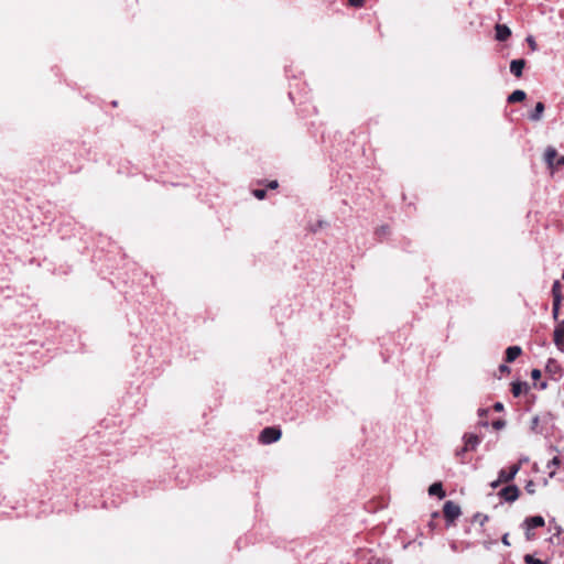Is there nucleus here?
Returning a JSON list of instances; mask_svg holds the SVG:
<instances>
[{
  "label": "nucleus",
  "mask_w": 564,
  "mask_h": 564,
  "mask_svg": "<svg viewBox=\"0 0 564 564\" xmlns=\"http://www.w3.org/2000/svg\"><path fill=\"white\" fill-rule=\"evenodd\" d=\"M540 390H544L547 387V383L545 381L541 382L539 386H536Z\"/></svg>",
  "instance_id": "39"
},
{
  "label": "nucleus",
  "mask_w": 564,
  "mask_h": 564,
  "mask_svg": "<svg viewBox=\"0 0 564 564\" xmlns=\"http://www.w3.org/2000/svg\"><path fill=\"white\" fill-rule=\"evenodd\" d=\"M525 490L528 494L533 495L535 492V485L532 480H529L525 485Z\"/></svg>",
  "instance_id": "25"
},
{
  "label": "nucleus",
  "mask_w": 564,
  "mask_h": 564,
  "mask_svg": "<svg viewBox=\"0 0 564 564\" xmlns=\"http://www.w3.org/2000/svg\"><path fill=\"white\" fill-rule=\"evenodd\" d=\"M494 409H495V411H498V412L502 411L503 410V404L501 402H496L494 404Z\"/></svg>",
  "instance_id": "34"
},
{
  "label": "nucleus",
  "mask_w": 564,
  "mask_h": 564,
  "mask_svg": "<svg viewBox=\"0 0 564 564\" xmlns=\"http://www.w3.org/2000/svg\"><path fill=\"white\" fill-rule=\"evenodd\" d=\"M556 156H557L556 149H554L553 147H547L544 152V161L549 167H551V169L554 167V164H555L554 160L556 159Z\"/></svg>",
  "instance_id": "13"
},
{
  "label": "nucleus",
  "mask_w": 564,
  "mask_h": 564,
  "mask_svg": "<svg viewBox=\"0 0 564 564\" xmlns=\"http://www.w3.org/2000/svg\"><path fill=\"white\" fill-rule=\"evenodd\" d=\"M544 525H545V520L542 516L527 517L521 524V527L523 529H530V530H533L536 528H542Z\"/></svg>",
  "instance_id": "7"
},
{
  "label": "nucleus",
  "mask_w": 564,
  "mask_h": 564,
  "mask_svg": "<svg viewBox=\"0 0 564 564\" xmlns=\"http://www.w3.org/2000/svg\"><path fill=\"white\" fill-rule=\"evenodd\" d=\"M505 482V480H500V474L498 473V479L494 480L491 484H490V487L491 488H497L500 486V484Z\"/></svg>",
  "instance_id": "30"
},
{
  "label": "nucleus",
  "mask_w": 564,
  "mask_h": 564,
  "mask_svg": "<svg viewBox=\"0 0 564 564\" xmlns=\"http://www.w3.org/2000/svg\"><path fill=\"white\" fill-rule=\"evenodd\" d=\"M541 376H542V373H541V370H540V369H533V370L531 371V378H532L533 380H538V379H540V378H541Z\"/></svg>",
  "instance_id": "28"
},
{
  "label": "nucleus",
  "mask_w": 564,
  "mask_h": 564,
  "mask_svg": "<svg viewBox=\"0 0 564 564\" xmlns=\"http://www.w3.org/2000/svg\"><path fill=\"white\" fill-rule=\"evenodd\" d=\"M279 186L278 181H271L268 185L269 188L274 189Z\"/></svg>",
  "instance_id": "36"
},
{
  "label": "nucleus",
  "mask_w": 564,
  "mask_h": 564,
  "mask_svg": "<svg viewBox=\"0 0 564 564\" xmlns=\"http://www.w3.org/2000/svg\"><path fill=\"white\" fill-rule=\"evenodd\" d=\"M366 0H348V3L355 8L364 7Z\"/></svg>",
  "instance_id": "27"
},
{
  "label": "nucleus",
  "mask_w": 564,
  "mask_h": 564,
  "mask_svg": "<svg viewBox=\"0 0 564 564\" xmlns=\"http://www.w3.org/2000/svg\"><path fill=\"white\" fill-rule=\"evenodd\" d=\"M465 449L475 451L480 444V438L476 434H465L463 436Z\"/></svg>",
  "instance_id": "11"
},
{
  "label": "nucleus",
  "mask_w": 564,
  "mask_h": 564,
  "mask_svg": "<svg viewBox=\"0 0 564 564\" xmlns=\"http://www.w3.org/2000/svg\"><path fill=\"white\" fill-rule=\"evenodd\" d=\"M443 513L447 525H449L455 522V520L460 516L462 511L457 503L448 500L444 503Z\"/></svg>",
  "instance_id": "2"
},
{
  "label": "nucleus",
  "mask_w": 564,
  "mask_h": 564,
  "mask_svg": "<svg viewBox=\"0 0 564 564\" xmlns=\"http://www.w3.org/2000/svg\"><path fill=\"white\" fill-rule=\"evenodd\" d=\"M474 520H475V521H479L480 525H484V524H485V522H487V521L489 520V517H488V516H486V514H481V513H479V512H478V513H476V514L474 516Z\"/></svg>",
  "instance_id": "22"
},
{
  "label": "nucleus",
  "mask_w": 564,
  "mask_h": 564,
  "mask_svg": "<svg viewBox=\"0 0 564 564\" xmlns=\"http://www.w3.org/2000/svg\"><path fill=\"white\" fill-rule=\"evenodd\" d=\"M520 468H521V463L510 466L509 470L500 469L499 470L500 480H505V482H509V481L513 480L514 477L517 476V474L519 473Z\"/></svg>",
  "instance_id": "8"
},
{
  "label": "nucleus",
  "mask_w": 564,
  "mask_h": 564,
  "mask_svg": "<svg viewBox=\"0 0 564 564\" xmlns=\"http://www.w3.org/2000/svg\"><path fill=\"white\" fill-rule=\"evenodd\" d=\"M524 562H525V564H545L544 561H542L540 558H536V557H534L531 554H525L524 555Z\"/></svg>",
  "instance_id": "21"
},
{
  "label": "nucleus",
  "mask_w": 564,
  "mask_h": 564,
  "mask_svg": "<svg viewBox=\"0 0 564 564\" xmlns=\"http://www.w3.org/2000/svg\"><path fill=\"white\" fill-rule=\"evenodd\" d=\"M551 422V414L547 413L542 417L535 415L531 420L530 430L535 434H544L546 431V425Z\"/></svg>",
  "instance_id": "3"
},
{
  "label": "nucleus",
  "mask_w": 564,
  "mask_h": 564,
  "mask_svg": "<svg viewBox=\"0 0 564 564\" xmlns=\"http://www.w3.org/2000/svg\"><path fill=\"white\" fill-rule=\"evenodd\" d=\"M486 413H487V410H485V409H479V410H478V414H479V416H482V415H485Z\"/></svg>",
  "instance_id": "40"
},
{
  "label": "nucleus",
  "mask_w": 564,
  "mask_h": 564,
  "mask_svg": "<svg viewBox=\"0 0 564 564\" xmlns=\"http://www.w3.org/2000/svg\"><path fill=\"white\" fill-rule=\"evenodd\" d=\"M505 426H506V421H503V420H496V421L492 422V427L495 430H501Z\"/></svg>",
  "instance_id": "24"
},
{
  "label": "nucleus",
  "mask_w": 564,
  "mask_h": 564,
  "mask_svg": "<svg viewBox=\"0 0 564 564\" xmlns=\"http://www.w3.org/2000/svg\"><path fill=\"white\" fill-rule=\"evenodd\" d=\"M324 225H325V223H324V221H322V220H319V221L317 223V226H316L315 228H313L312 230L315 232V231L317 230V228H322Z\"/></svg>",
  "instance_id": "38"
},
{
  "label": "nucleus",
  "mask_w": 564,
  "mask_h": 564,
  "mask_svg": "<svg viewBox=\"0 0 564 564\" xmlns=\"http://www.w3.org/2000/svg\"><path fill=\"white\" fill-rule=\"evenodd\" d=\"M528 42L530 43V46L534 50L535 48V41L532 39V36L528 37Z\"/></svg>",
  "instance_id": "37"
},
{
  "label": "nucleus",
  "mask_w": 564,
  "mask_h": 564,
  "mask_svg": "<svg viewBox=\"0 0 564 564\" xmlns=\"http://www.w3.org/2000/svg\"><path fill=\"white\" fill-rule=\"evenodd\" d=\"M252 193H253L254 197H257L258 199H263L267 195V191L262 189V188L253 189Z\"/></svg>",
  "instance_id": "23"
},
{
  "label": "nucleus",
  "mask_w": 564,
  "mask_h": 564,
  "mask_svg": "<svg viewBox=\"0 0 564 564\" xmlns=\"http://www.w3.org/2000/svg\"><path fill=\"white\" fill-rule=\"evenodd\" d=\"M501 542H502L505 545H507V546H509V545H510V541H509V533H505V534L502 535V538H501Z\"/></svg>",
  "instance_id": "32"
},
{
  "label": "nucleus",
  "mask_w": 564,
  "mask_h": 564,
  "mask_svg": "<svg viewBox=\"0 0 564 564\" xmlns=\"http://www.w3.org/2000/svg\"><path fill=\"white\" fill-rule=\"evenodd\" d=\"M498 496L507 501V502H514L519 496H520V489L516 485H508L503 487L499 492Z\"/></svg>",
  "instance_id": "4"
},
{
  "label": "nucleus",
  "mask_w": 564,
  "mask_h": 564,
  "mask_svg": "<svg viewBox=\"0 0 564 564\" xmlns=\"http://www.w3.org/2000/svg\"><path fill=\"white\" fill-rule=\"evenodd\" d=\"M525 531V539L528 541H533L535 539V534L530 529H524Z\"/></svg>",
  "instance_id": "29"
},
{
  "label": "nucleus",
  "mask_w": 564,
  "mask_h": 564,
  "mask_svg": "<svg viewBox=\"0 0 564 564\" xmlns=\"http://www.w3.org/2000/svg\"><path fill=\"white\" fill-rule=\"evenodd\" d=\"M467 452H469V449H465V445H464L462 448L457 449L455 454L457 457H463V455Z\"/></svg>",
  "instance_id": "31"
},
{
  "label": "nucleus",
  "mask_w": 564,
  "mask_h": 564,
  "mask_svg": "<svg viewBox=\"0 0 564 564\" xmlns=\"http://www.w3.org/2000/svg\"><path fill=\"white\" fill-rule=\"evenodd\" d=\"M561 304H562V302H558V300L553 301V303H552V316L555 321H557V318H558Z\"/></svg>",
  "instance_id": "20"
},
{
  "label": "nucleus",
  "mask_w": 564,
  "mask_h": 564,
  "mask_svg": "<svg viewBox=\"0 0 564 564\" xmlns=\"http://www.w3.org/2000/svg\"><path fill=\"white\" fill-rule=\"evenodd\" d=\"M500 372H510V368L507 365L499 366Z\"/></svg>",
  "instance_id": "35"
},
{
  "label": "nucleus",
  "mask_w": 564,
  "mask_h": 564,
  "mask_svg": "<svg viewBox=\"0 0 564 564\" xmlns=\"http://www.w3.org/2000/svg\"><path fill=\"white\" fill-rule=\"evenodd\" d=\"M553 341L558 350L564 352V319L558 322L553 332Z\"/></svg>",
  "instance_id": "6"
},
{
  "label": "nucleus",
  "mask_w": 564,
  "mask_h": 564,
  "mask_svg": "<svg viewBox=\"0 0 564 564\" xmlns=\"http://www.w3.org/2000/svg\"><path fill=\"white\" fill-rule=\"evenodd\" d=\"M544 109L545 107L543 102H536L534 109L529 113V119L532 121H539L542 118Z\"/></svg>",
  "instance_id": "15"
},
{
  "label": "nucleus",
  "mask_w": 564,
  "mask_h": 564,
  "mask_svg": "<svg viewBox=\"0 0 564 564\" xmlns=\"http://www.w3.org/2000/svg\"><path fill=\"white\" fill-rule=\"evenodd\" d=\"M282 432L279 427L268 426L264 427L259 435V441L262 444H272L281 438Z\"/></svg>",
  "instance_id": "1"
},
{
  "label": "nucleus",
  "mask_w": 564,
  "mask_h": 564,
  "mask_svg": "<svg viewBox=\"0 0 564 564\" xmlns=\"http://www.w3.org/2000/svg\"><path fill=\"white\" fill-rule=\"evenodd\" d=\"M525 59L524 58H517L512 59L510 63V72L513 76L517 78H520L522 76L523 68L525 67Z\"/></svg>",
  "instance_id": "10"
},
{
  "label": "nucleus",
  "mask_w": 564,
  "mask_h": 564,
  "mask_svg": "<svg viewBox=\"0 0 564 564\" xmlns=\"http://www.w3.org/2000/svg\"><path fill=\"white\" fill-rule=\"evenodd\" d=\"M561 464V458L558 456L553 457L547 464L546 468L550 470L549 476L553 477L555 475V468Z\"/></svg>",
  "instance_id": "19"
},
{
  "label": "nucleus",
  "mask_w": 564,
  "mask_h": 564,
  "mask_svg": "<svg viewBox=\"0 0 564 564\" xmlns=\"http://www.w3.org/2000/svg\"><path fill=\"white\" fill-rule=\"evenodd\" d=\"M525 97H527V94L523 90L517 89L508 96L507 101L509 104L520 102V101L524 100Z\"/></svg>",
  "instance_id": "17"
},
{
  "label": "nucleus",
  "mask_w": 564,
  "mask_h": 564,
  "mask_svg": "<svg viewBox=\"0 0 564 564\" xmlns=\"http://www.w3.org/2000/svg\"><path fill=\"white\" fill-rule=\"evenodd\" d=\"M554 166H557V167H558V166H564V155L560 156V158L556 160V162H555Z\"/></svg>",
  "instance_id": "33"
},
{
  "label": "nucleus",
  "mask_w": 564,
  "mask_h": 564,
  "mask_svg": "<svg viewBox=\"0 0 564 564\" xmlns=\"http://www.w3.org/2000/svg\"><path fill=\"white\" fill-rule=\"evenodd\" d=\"M429 495L437 496L440 499L444 498L446 494H445V490L443 489L442 482L437 481V482L432 484L429 487Z\"/></svg>",
  "instance_id": "14"
},
{
  "label": "nucleus",
  "mask_w": 564,
  "mask_h": 564,
  "mask_svg": "<svg viewBox=\"0 0 564 564\" xmlns=\"http://www.w3.org/2000/svg\"><path fill=\"white\" fill-rule=\"evenodd\" d=\"M551 293H552L553 301H556V300H558V302L563 301L562 284L558 280H555L553 282Z\"/></svg>",
  "instance_id": "18"
},
{
  "label": "nucleus",
  "mask_w": 564,
  "mask_h": 564,
  "mask_svg": "<svg viewBox=\"0 0 564 564\" xmlns=\"http://www.w3.org/2000/svg\"><path fill=\"white\" fill-rule=\"evenodd\" d=\"M387 234H389V227H388V226H381V227H380V228H378V229H377V231H376V235H377L378 237L384 236V235H387Z\"/></svg>",
  "instance_id": "26"
},
{
  "label": "nucleus",
  "mask_w": 564,
  "mask_h": 564,
  "mask_svg": "<svg viewBox=\"0 0 564 564\" xmlns=\"http://www.w3.org/2000/svg\"><path fill=\"white\" fill-rule=\"evenodd\" d=\"M545 371L549 373L551 379L558 381L564 373L562 366L553 358H550L545 366Z\"/></svg>",
  "instance_id": "5"
},
{
  "label": "nucleus",
  "mask_w": 564,
  "mask_h": 564,
  "mask_svg": "<svg viewBox=\"0 0 564 564\" xmlns=\"http://www.w3.org/2000/svg\"><path fill=\"white\" fill-rule=\"evenodd\" d=\"M495 37L499 42H506L511 36V30L507 24H496Z\"/></svg>",
  "instance_id": "9"
},
{
  "label": "nucleus",
  "mask_w": 564,
  "mask_h": 564,
  "mask_svg": "<svg viewBox=\"0 0 564 564\" xmlns=\"http://www.w3.org/2000/svg\"><path fill=\"white\" fill-rule=\"evenodd\" d=\"M529 389V386L527 382H522V381H514L512 382V388H511V392L512 394L518 398L521 395V393L523 391H527Z\"/></svg>",
  "instance_id": "16"
},
{
  "label": "nucleus",
  "mask_w": 564,
  "mask_h": 564,
  "mask_svg": "<svg viewBox=\"0 0 564 564\" xmlns=\"http://www.w3.org/2000/svg\"><path fill=\"white\" fill-rule=\"evenodd\" d=\"M521 354L522 349L520 346H509L506 349L505 360L506 362H513Z\"/></svg>",
  "instance_id": "12"
}]
</instances>
